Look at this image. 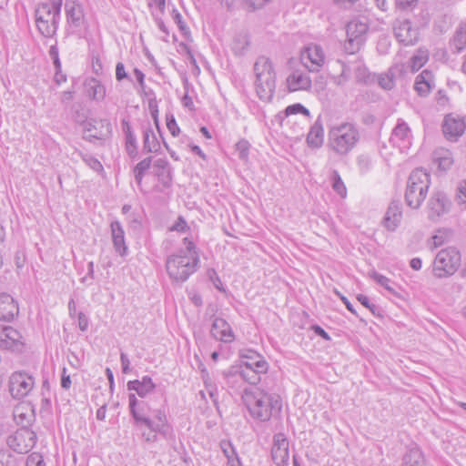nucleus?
<instances>
[{
    "instance_id": "13",
    "label": "nucleus",
    "mask_w": 466,
    "mask_h": 466,
    "mask_svg": "<svg viewBox=\"0 0 466 466\" xmlns=\"http://www.w3.org/2000/svg\"><path fill=\"white\" fill-rule=\"evenodd\" d=\"M84 129L88 133L84 136V138L88 141H91L93 138L99 140L106 139L112 132L111 124L107 119L91 118L86 122Z\"/></svg>"
},
{
    "instance_id": "16",
    "label": "nucleus",
    "mask_w": 466,
    "mask_h": 466,
    "mask_svg": "<svg viewBox=\"0 0 466 466\" xmlns=\"http://www.w3.org/2000/svg\"><path fill=\"white\" fill-rule=\"evenodd\" d=\"M450 206L451 203L444 193H433L428 202L429 218L431 220L439 218L449 211Z\"/></svg>"
},
{
    "instance_id": "34",
    "label": "nucleus",
    "mask_w": 466,
    "mask_h": 466,
    "mask_svg": "<svg viewBox=\"0 0 466 466\" xmlns=\"http://www.w3.org/2000/svg\"><path fill=\"white\" fill-rule=\"evenodd\" d=\"M423 455L417 448L410 449L403 457L404 466H423Z\"/></svg>"
},
{
    "instance_id": "18",
    "label": "nucleus",
    "mask_w": 466,
    "mask_h": 466,
    "mask_svg": "<svg viewBox=\"0 0 466 466\" xmlns=\"http://www.w3.org/2000/svg\"><path fill=\"white\" fill-rule=\"evenodd\" d=\"M411 130L409 125L401 118H399L392 129L390 141L399 147H407L411 141Z\"/></svg>"
},
{
    "instance_id": "15",
    "label": "nucleus",
    "mask_w": 466,
    "mask_h": 466,
    "mask_svg": "<svg viewBox=\"0 0 466 466\" xmlns=\"http://www.w3.org/2000/svg\"><path fill=\"white\" fill-rule=\"evenodd\" d=\"M271 457L277 466H287L289 463V441L283 433H277L273 437Z\"/></svg>"
},
{
    "instance_id": "33",
    "label": "nucleus",
    "mask_w": 466,
    "mask_h": 466,
    "mask_svg": "<svg viewBox=\"0 0 466 466\" xmlns=\"http://www.w3.org/2000/svg\"><path fill=\"white\" fill-rule=\"evenodd\" d=\"M122 128L126 135L127 151L130 157L137 155L136 137L132 132L129 123L126 120L122 122Z\"/></svg>"
},
{
    "instance_id": "49",
    "label": "nucleus",
    "mask_w": 466,
    "mask_h": 466,
    "mask_svg": "<svg viewBox=\"0 0 466 466\" xmlns=\"http://www.w3.org/2000/svg\"><path fill=\"white\" fill-rule=\"evenodd\" d=\"M172 18L175 21V23L177 25L179 30L184 34L187 35L189 31L187 27L186 24L182 20V15L177 9H173L172 11Z\"/></svg>"
},
{
    "instance_id": "14",
    "label": "nucleus",
    "mask_w": 466,
    "mask_h": 466,
    "mask_svg": "<svg viewBox=\"0 0 466 466\" xmlns=\"http://www.w3.org/2000/svg\"><path fill=\"white\" fill-rule=\"evenodd\" d=\"M300 59L304 66L309 71L317 72L325 62L323 49L318 45H309L301 52Z\"/></svg>"
},
{
    "instance_id": "28",
    "label": "nucleus",
    "mask_w": 466,
    "mask_h": 466,
    "mask_svg": "<svg viewBox=\"0 0 466 466\" xmlns=\"http://www.w3.org/2000/svg\"><path fill=\"white\" fill-rule=\"evenodd\" d=\"M307 142L309 146L313 147H319L323 143V126L320 117L319 116L307 136Z\"/></svg>"
},
{
    "instance_id": "4",
    "label": "nucleus",
    "mask_w": 466,
    "mask_h": 466,
    "mask_svg": "<svg viewBox=\"0 0 466 466\" xmlns=\"http://www.w3.org/2000/svg\"><path fill=\"white\" fill-rule=\"evenodd\" d=\"M358 128L351 123H342L329 128L328 146L339 156L348 155L360 141Z\"/></svg>"
},
{
    "instance_id": "21",
    "label": "nucleus",
    "mask_w": 466,
    "mask_h": 466,
    "mask_svg": "<svg viewBox=\"0 0 466 466\" xmlns=\"http://www.w3.org/2000/svg\"><path fill=\"white\" fill-rule=\"evenodd\" d=\"M18 312V305L15 299L9 294H0V320L12 321Z\"/></svg>"
},
{
    "instance_id": "20",
    "label": "nucleus",
    "mask_w": 466,
    "mask_h": 466,
    "mask_svg": "<svg viewBox=\"0 0 466 466\" xmlns=\"http://www.w3.org/2000/svg\"><path fill=\"white\" fill-rule=\"evenodd\" d=\"M210 333L214 339L225 343L234 340V333L230 325L222 318H216L213 320Z\"/></svg>"
},
{
    "instance_id": "38",
    "label": "nucleus",
    "mask_w": 466,
    "mask_h": 466,
    "mask_svg": "<svg viewBox=\"0 0 466 466\" xmlns=\"http://www.w3.org/2000/svg\"><path fill=\"white\" fill-rule=\"evenodd\" d=\"M428 61L427 50L419 49L416 54L410 58L411 71H418Z\"/></svg>"
},
{
    "instance_id": "25",
    "label": "nucleus",
    "mask_w": 466,
    "mask_h": 466,
    "mask_svg": "<svg viewBox=\"0 0 466 466\" xmlns=\"http://www.w3.org/2000/svg\"><path fill=\"white\" fill-rule=\"evenodd\" d=\"M112 241L116 251L120 256H125L127 247L125 243V232L119 221H113L110 225Z\"/></svg>"
},
{
    "instance_id": "55",
    "label": "nucleus",
    "mask_w": 466,
    "mask_h": 466,
    "mask_svg": "<svg viewBox=\"0 0 466 466\" xmlns=\"http://www.w3.org/2000/svg\"><path fill=\"white\" fill-rule=\"evenodd\" d=\"M116 78L117 81H121L124 78H127V74L125 70V66L123 63L119 62L116 66Z\"/></svg>"
},
{
    "instance_id": "61",
    "label": "nucleus",
    "mask_w": 466,
    "mask_h": 466,
    "mask_svg": "<svg viewBox=\"0 0 466 466\" xmlns=\"http://www.w3.org/2000/svg\"><path fill=\"white\" fill-rule=\"evenodd\" d=\"M157 432H155V431H152L150 430V432L149 433H146V432H143L142 433V437L145 439L146 441L147 442H155L157 441Z\"/></svg>"
},
{
    "instance_id": "39",
    "label": "nucleus",
    "mask_w": 466,
    "mask_h": 466,
    "mask_svg": "<svg viewBox=\"0 0 466 466\" xmlns=\"http://www.w3.org/2000/svg\"><path fill=\"white\" fill-rule=\"evenodd\" d=\"M150 166L151 157H147L141 160L139 163H137V166L134 167V176L138 186L141 185L144 174L150 167Z\"/></svg>"
},
{
    "instance_id": "41",
    "label": "nucleus",
    "mask_w": 466,
    "mask_h": 466,
    "mask_svg": "<svg viewBox=\"0 0 466 466\" xmlns=\"http://www.w3.org/2000/svg\"><path fill=\"white\" fill-rule=\"evenodd\" d=\"M331 180L332 188L334 191L337 192L341 198H345L347 195V188L337 170H333Z\"/></svg>"
},
{
    "instance_id": "29",
    "label": "nucleus",
    "mask_w": 466,
    "mask_h": 466,
    "mask_svg": "<svg viewBox=\"0 0 466 466\" xmlns=\"http://www.w3.org/2000/svg\"><path fill=\"white\" fill-rule=\"evenodd\" d=\"M231 372L239 373L241 378L245 381H247L248 383H249L251 385L258 384L261 380V375L266 373V372H258V371H257V369H248V368L240 367V366H238V368L232 367L230 373Z\"/></svg>"
},
{
    "instance_id": "35",
    "label": "nucleus",
    "mask_w": 466,
    "mask_h": 466,
    "mask_svg": "<svg viewBox=\"0 0 466 466\" xmlns=\"http://www.w3.org/2000/svg\"><path fill=\"white\" fill-rule=\"evenodd\" d=\"M160 146L153 130L149 127L144 131V150L147 152H157Z\"/></svg>"
},
{
    "instance_id": "8",
    "label": "nucleus",
    "mask_w": 466,
    "mask_h": 466,
    "mask_svg": "<svg viewBox=\"0 0 466 466\" xmlns=\"http://www.w3.org/2000/svg\"><path fill=\"white\" fill-rule=\"evenodd\" d=\"M461 264V254L455 248H447L438 252L433 263V272L438 278L453 275Z\"/></svg>"
},
{
    "instance_id": "2",
    "label": "nucleus",
    "mask_w": 466,
    "mask_h": 466,
    "mask_svg": "<svg viewBox=\"0 0 466 466\" xmlns=\"http://www.w3.org/2000/svg\"><path fill=\"white\" fill-rule=\"evenodd\" d=\"M185 251L171 255L166 262V268L169 278L176 282L186 281L198 268L199 258L195 244L188 238L183 239Z\"/></svg>"
},
{
    "instance_id": "7",
    "label": "nucleus",
    "mask_w": 466,
    "mask_h": 466,
    "mask_svg": "<svg viewBox=\"0 0 466 466\" xmlns=\"http://www.w3.org/2000/svg\"><path fill=\"white\" fill-rule=\"evenodd\" d=\"M430 184V175L425 170L422 168L414 169L407 182L406 204L413 209L419 208L427 196Z\"/></svg>"
},
{
    "instance_id": "63",
    "label": "nucleus",
    "mask_w": 466,
    "mask_h": 466,
    "mask_svg": "<svg viewBox=\"0 0 466 466\" xmlns=\"http://www.w3.org/2000/svg\"><path fill=\"white\" fill-rule=\"evenodd\" d=\"M134 75H135L137 82L139 83L140 86L143 87L144 86V78H145L144 73L141 70L135 68Z\"/></svg>"
},
{
    "instance_id": "11",
    "label": "nucleus",
    "mask_w": 466,
    "mask_h": 466,
    "mask_svg": "<svg viewBox=\"0 0 466 466\" xmlns=\"http://www.w3.org/2000/svg\"><path fill=\"white\" fill-rule=\"evenodd\" d=\"M393 33L396 39L404 46H414L419 41V30L405 18H397L393 22Z\"/></svg>"
},
{
    "instance_id": "17",
    "label": "nucleus",
    "mask_w": 466,
    "mask_h": 466,
    "mask_svg": "<svg viewBox=\"0 0 466 466\" xmlns=\"http://www.w3.org/2000/svg\"><path fill=\"white\" fill-rule=\"evenodd\" d=\"M22 336L11 326H0V348L18 350L23 346Z\"/></svg>"
},
{
    "instance_id": "64",
    "label": "nucleus",
    "mask_w": 466,
    "mask_h": 466,
    "mask_svg": "<svg viewBox=\"0 0 466 466\" xmlns=\"http://www.w3.org/2000/svg\"><path fill=\"white\" fill-rule=\"evenodd\" d=\"M106 405L101 406L96 410V419L99 420H104L106 418Z\"/></svg>"
},
{
    "instance_id": "62",
    "label": "nucleus",
    "mask_w": 466,
    "mask_h": 466,
    "mask_svg": "<svg viewBox=\"0 0 466 466\" xmlns=\"http://www.w3.org/2000/svg\"><path fill=\"white\" fill-rule=\"evenodd\" d=\"M313 329L317 335L320 336L324 339H326V340L330 339L329 335L321 327L316 325V326H313Z\"/></svg>"
},
{
    "instance_id": "9",
    "label": "nucleus",
    "mask_w": 466,
    "mask_h": 466,
    "mask_svg": "<svg viewBox=\"0 0 466 466\" xmlns=\"http://www.w3.org/2000/svg\"><path fill=\"white\" fill-rule=\"evenodd\" d=\"M369 25L365 21L354 19L346 25L347 40L344 50L350 55L360 51L366 41Z\"/></svg>"
},
{
    "instance_id": "1",
    "label": "nucleus",
    "mask_w": 466,
    "mask_h": 466,
    "mask_svg": "<svg viewBox=\"0 0 466 466\" xmlns=\"http://www.w3.org/2000/svg\"><path fill=\"white\" fill-rule=\"evenodd\" d=\"M242 400L250 416L262 422L269 420L272 415L281 409L279 395L269 394L259 389H245Z\"/></svg>"
},
{
    "instance_id": "51",
    "label": "nucleus",
    "mask_w": 466,
    "mask_h": 466,
    "mask_svg": "<svg viewBox=\"0 0 466 466\" xmlns=\"http://www.w3.org/2000/svg\"><path fill=\"white\" fill-rule=\"evenodd\" d=\"M456 198L459 204L466 205V181H462L460 183L457 188Z\"/></svg>"
},
{
    "instance_id": "60",
    "label": "nucleus",
    "mask_w": 466,
    "mask_h": 466,
    "mask_svg": "<svg viewBox=\"0 0 466 466\" xmlns=\"http://www.w3.org/2000/svg\"><path fill=\"white\" fill-rule=\"evenodd\" d=\"M78 326L79 329L83 331H85L87 329L88 320L83 312L78 313Z\"/></svg>"
},
{
    "instance_id": "45",
    "label": "nucleus",
    "mask_w": 466,
    "mask_h": 466,
    "mask_svg": "<svg viewBox=\"0 0 466 466\" xmlns=\"http://www.w3.org/2000/svg\"><path fill=\"white\" fill-rule=\"evenodd\" d=\"M284 113L286 116L299 114V113H301L308 116H309V111L299 103L293 104V105L287 106Z\"/></svg>"
},
{
    "instance_id": "10",
    "label": "nucleus",
    "mask_w": 466,
    "mask_h": 466,
    "mask_svg": "<svg viewBox=\"0 0 466 466\" xmlns=\"http://www.w3.org/2000/svg\"><path fill=\"white\" fill-rule=\"evenodd\" d=\"M36 442V433L27 427H21L6 439L7 446L19 454L29 452Z\"/></svg>"
},
{
    "instance_id": "5",
    "label": "nucleus",
    "mask_w": 466,
    "mask_h": 466,
    "mask_svg": "<svg viewBox=\"0 0 466 466\" xmlns=\"http://www.w3.org/2000/svg\"><path fill=\"white\" fill-rule=\"evenodd\" d=\"M254 73L258 97L264 102H269L276 87V74L271 61L266 56H259L254 64Z\"/></svg>"
},
{
    "instance_id": "3",
    "label": "nucleus",
    "mask_w": 466,
    "mask_h": 466,
    "mask_svg": "<svg viewBox=\"0 0 466 466\" xmlns=\"http://www.w3.org/2000/svg\"><path fill=\"white\" fill-rule=\"evenodd\" d=\"M128 401L129 410L136 425H144L164 437L168 434L169 425L164 410L160 409L151 410L148 404L144 400L138 401L134 393L129 394Z\"/></svg>"
},
{
    "instance_id": "48",
    "label": "nucleus",
    "mask_w": 466,
    "mask_h": 466,
    "mask_svg": "<svg viewBox=\"0 0 466 466\" xmlns=\"http://www.w3.org/2000/svg\"><path fill=\"white\" fill-rule=\"evenodd\" d=\"M26 466H46L43 456L37 452L31 453L26 459Z\"/></svg>"
},
{
    "instance_id": "24",
    "label": "nucleus",
    "mask_w": 466,
    "mask_h": 466,
    "mask_svg": "<svg viewBox=\"0 0 466 466\" xmlns=\"http://www.w3.org/2000/svg\"><path fill=\"white\" fill-rule=\"evenodd\" d=\"M127 390H134L141 398H145L148 394L154 391L156 384L152 381V379L148 376H144L142 379L130 380L127 382Z\"/></svg>"
},
{
    "instance_id": "47",
    "label": "nucleus",
    "mask_w": 466,
    "mask_h": 466,
    "mask_svg": "<svg viewBox=\"0 0 466 466\" xmlns=\"http://www.w3.org/2000/svg\"><path fill=\"white\" fill-rule=\"evenodd\" d=\"M414 88L420 96H426L431 90V85L416 79Z\"/></svg>"
},
{
    "instance_id": "43",
    "label": "nucleus",
    "mask_w": 466,
    "mask_h": 466,
    "mask_svg": "<svg viewBox=\"0 0 466 466\" xmlns=\"http://www.w3.org/2000/svg\"><path fill=\"white\" fill-rule=\"evenodd\" d=\"M249 147L248 141L245 139H241L236 144V150L240 159L244 161L248 160Z\"/></svg>"
},
{
    "instance_id": "54",
    "label": "nucleus",
    "mask_w": 466,
    "mask_h": 466,
    "mask_svg": "<svg viewBox=\"0 0 466 466\" xmlns=\"http://www.w3.org/2000/svg\"><path fill=\"white\" fill-rule=\"evenodd\" d=\"M120 361H121V366H122V372L124 374L129 373L131 371L130 361L126 353H124V352L120 353Z\"/></svg>"
},
{
    "instance_id": "40",
    "label": "nucleus",
    "mask_w": 466,
    "mask_h": 466,
    "mask_svg": "<svg viewBox=\"0 0 466 466\" xmlns=\"http://www.w3.org/2000/svg\"><path fill=\"white\" fill-rule=\"evenodd\" d=\"M397 67H391L387 73L379 76V85L386 90H390L394 87V71Z\"/></svg>"
},
{
    "instance_id": "30",
    "label": "nucleus",
    "mask_w": 466,
    "mask_h": 466,
    "mask_svg": "<svg viewBox=\"0 0 466 466\" xmlns=\"http://www.w3.org/2000/svg\"><path fill=\"white\" fill-rule=\"evenodd\" d=\"M253 357L249 360H240V367L248 369H257L258 372H267L268 370V363L265 360L264 357L258 353H252Z\"/></svg>"
},
{
    "instance_id": "32",
    "label": "nucleus",
    "mask_w": 466,
    "mask_h": 466,
    "mask_svg": "<svg viewBox=\"0 0 466 466\" xmlns=\"http://www.w3.org/2000/svg\"><path fill=\"white\" fill-rule=\"evenodd\" d=\"M67 20L74 25L78 26L83 19V11L79 5L75 2L66 3Z\"/></svg>"
},
{
    "instance_id": "56",
    "label": "nucleus",
    "mask_w": 466,
    "mask_h": 466,
    "mask_svg": "<svg viewBox=\"0 0 466 466\" xmlns=\"http://www.w3.org/2000/svg\"><path fill=\"white\" fill-rule=\"evenodd\" d=\"M187 228V224L186 220L179 217L177 222L172 226L171 230H176L178 232H184Z\"/></svg>"
},
{
    "instance_id": "26",
    "label": "nucleus",
    "mask_w": 466,
    "mask_h": 466,
    "mask_svg": "<svg viewBox=\"0 0 466 466\" xmlns=\"http://www.w3.org/2000/svg\"><path fill=\"white\" fill-rule=\"evenodd\" d=\"M155 174L159 182L165 187H169L172 184V176L167 160L159 158L154 163Z\"/></svg>"
},
{
    "instance_id": "19",
    "label": "nucleus",
    "mask_w": 466,
    "mask_h": 466,
    "mask_svg": "<svg viewBox=\"0 0 466 466\" xmlns=\"http://www.w3.org/2000/svg\"><path fill=\"white\" fill-rule=\"evenodd\" d=\"M466 128V122L462 117H455L448 115L444 118L442 131L444 136L450 140H456L461 137Z\"/></svg>"
},
{
    "instance_id": "50",
    "label": "nucleus",
    "mask_w": 466,
    "mask_h": 466,
    "mask_svg": "<svg viewBox=\"0 0 466 466\" xmlns=\"http://www.w3.org/2000/svg\"><path fill=\"white\" fill-rule=\"evenodd\" d=\"M0 466H15L13 455L6 450H0Z\"/></svg>"
},
{
    "instance_id": "59",
    "label": "nucleus",
    "mask_w": 466,
    "mask_h": 466,
    "mask_svg": "<svg viewBox=\"0 0 466 466\" xmlns=\"http://www.w3.org/2000/svg\"><path fill=\"white\" fill-rule=\"evenodd\" d=\"M61 386L62 388L67 390L71 386L70 375L66 374V368L63 369L62 378H61Z\"/></svg>"
},
{
    "instance_id": "44",
    "label": "nucleus",
    "mask_w": 466,
    "mask_h": 466,
    "mask_svg": "<svg viewBox=\"0 0 466 466\" xmlns=\"http://www.w3.org/2000/svg\"><path fill=\"white\" fill-rule=\"evenodd\" d=\"M83 161L93 170L96 172H101L103 170V166L98 159L90 156V155H83Z\"/></svg>"
},
{
    "instance_id": "42",
    "label": "nucleus",
    "mask_w": 466,
    "mask_h": 466,
    "mask_svg": "<svg viewBox=\"0 0 466 466\" xmlns=\"http://www.w3.org/2000/svg\"><path fill=\"white\" fill-rule=\"evenodd\" d=\"M370 277L380 286L384 287L387 290H389L392 294H396V291L394 290V289L390 286V279H388L387 277H385L376 271H372L370 273Z\"/></svg>"
},
{
    "instance_id": "31",
    "label": "nucleus",
    "mask_w": 466,
    "mask_h": 466,
    "mask_svg": "<svg viewBox=\"0 0 466 466\" xmlns=\"http://www.w3.org/2000/svg\"><path fill=\"white\" fill-rule=\"evenodd\" d=\"M434 159L438 163L439 168L448 170L453 164L452 154L445 148H439L434 151Z\"/></svg>"
},
{
    "instance_id": "46",
    "label": "nucleus",
    "mask_w": 466,
    "mask_h": 466,
    "mask_svg": "<svg viewBox=\"0 0 466 466\" xmlns=\"http://www.w3.org/2000/svg\"><path fill=\"white\" fill-rule=\"evenodd\" d=\"M419 0H396L395 7L400 11L412 10L418 4Z\"/></svg>"
},
{
    "instance_id": "27",
    "label": "nucleus",
    "mask_w": 466,
    "mask_h": 466,
    "mask_svg": "<svg viewBox=\"0 0 466 466\" xmlns=\"http://www.w3.org/2000/svg\"><path fill=\"white\" fill-rule=\"evenodd\" d=\"M453 54H459L466 48V22L461 23L450 42Z\"/></svg>"
},
{
    "instance_id": "12",
    "label": "nucleus",
    "mask_w": 466,
    "mask_h": 466,
    "mask_svg": "<svg viewBox=\"0 0 466 466\" xmlns=\"http://www.w3.org/2000/svg\"><path fill=\"white\" fill-rule=\"evenodd\" d=\"M34 379L25 372H15L9 380V391L13 398L20 400L28 395L34 387Z\"/></svg>"
},
{
    "instance_id": "57",
    "label": "nucleus",
    "mask_w": 466,
    "mask_h": 466,
    "mask_svg": "<svg viewBox=\"0 0 466 466\" xmlns=\"http://www.w3.org/2000/svg\"><path fill=\"white\" fill-rule=\"evenodd\" d=\"M432 73L429 70H423L420 75L417 76L416 79L420 82H428L429 84H432Z\"/></svg>"
},
{
    "instance_id": "36",
    "label": "nucleus",
    "mask_w": 466,
    "mask_h": 466,
    "mask_svg": "<svg viewBox=\"0 0 466 466\" xmlns=\"http://www.w3.org/2000/svg\"><path fill=\"white\" fill-rule=\"evenodd\" d=\"M87 93L92 99L102 100L106 96V88L98 81L92 79L88 83Z\"/></svg>"
},
{
    "instance_id": "22",
    "label": "nucleus",
    "mask_w": 466,
    "mask_h": 466,
    "mask_svg": "<svg viewBox=\"0 0 466 466\" xmlns=\"http://www.w3.org/2000/svg\"><path fill=\"white\" fill-rule=\"evenodd\" d=\"M401 218V204L399 201H392L386 211L382 223L388 230L394 231Z\"/></svg>"
},
{
    "instance_id": "52",
    "label": "nucleus",
    "mask_w": 466,
    "mask_h": 466,
    "mask_svg": "<svg viewBox=\"0 0 466 466\" xmlns=\"http://www.w3.org/2000/svg\"><path fill=\"white\" fill-rule=\"evenodd\" d=\"M167 127L173 137H177L178 135L180 130L173 116H167Z\"/></svg>"
},
{
    "instance_id": "23",
    "label": "nucleus",
    "mask_w": 466,
    "mask_h": 466,
    "mask_svg": "<svg viewBox=\"0 0 466 466\" xmlns=\"http://www.w3.org/2000/svg\"><path fill=\"white\" fill-rule=\"evenodd\" d=\"M289 91L307 90L311 86V80L308 74L294 70L287 78Z\"/></svg>"
},
{
    "instance_id": "6",
    "label": "nucleus",
    "mask_w": 466,
    "mask_h": 466,
    "mask_svg": "<svg viewBox=\"0 0 466 466\" xmlns=\"http://www.w3.org/2000/svg\"><path fill=\"white\" fill-rule=\"evenodd\" d=\"M62 0H46L35 9V25L45 37L53 36L57 29Z\"/></svg>"
},
{
    "instance_id": "53",
    "label": "nucleus",
    "mask_w": 466,
    "mask_h": 466,
    "mask_svg": "<svg viewBox=\"0 0 466 466\" xmlns=\"http://www.w3.org/2000/svg\"><path fill=\"white\" fill-rule=\"evenodd\" d=\"M357 299L360 301V303L361 305H363L365 308L369 309L373 314L375 313L376 306L370 302V299L367 296L359 294L357 296Z\"/></svg>"
},
{
    "instance_id": "37",
    "label": "nucleus",
    "mask_w": 466,
    "mask_h": 466,
    "mask_svg": "<svg viewBox=\"0 0 466 466\" xmlns=\"http://www.w3.org/2000/svg\"><path fill=\"white\" fill-rule=\"evenodd\" d=\"M249 45V39L247 34H239L235 36L232 43V50L233 52L240 56L242 55Z\"/></svg>"
},
{
    "instance_id": "58",
    "label": "nucleus",
    "mask_w": 466,
    "mask_h": 466,
    "mask_svg": "<svg viewBox=\"0 0 466 466\" xmlns=\"http://www.w3.org/2000/svg\"><path fill=\"white\" fill-rule=\"evenodd\" d=\"M358 164L361 170H367L370 168V161L366 156H360L358 158Z\"/></svg>"
}]
</instances>
